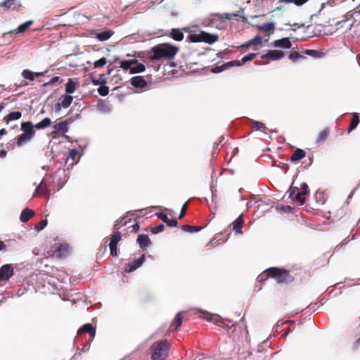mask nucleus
I'll return each mask as SVG.
<instances>
[{"instance_id": "nucleus-1", "label": "nucleus", "mask_w": 360, "mask_h": 360, "mask_svg": "<svg viewBox=\"0 0 360 360\" xmlns=\"http://www.w3.org/2000/svg\"><path fill=\"white\" fill-rule=\"evenodd\" d=\"M179 51V48L174 45L165 43L153 46L149 51V58L153 60L161 59L172 60Z\"/></svg>"}, {"instance_id": "nucleus-2", "label": "nucleus", "mask_w": 360, "mask_h": 360, "mask_svg": "<svg viewBox=\"0 0 360 360\" xmlns=\"http://www.w3.org/2000/svg\"><path fill=\"white\" fill-rule=\"evenodd\" d=\"M151 360H162L169 353V347L167 340H160L154 342L151 347Z\"/></svg>"}, {"instance_id": "nucleus-3", "label": "nucleus", "mask_w": 360, "mask_h": 360, "mask_svg": "<svg viewBox=\"0 0 360 360\" xmlns=\"http://www.w3.org/2000/svg\"><path fill=\"white\" fill-rule=\"evenodd\" d=\"M219 40L217 34H210L204 31L193 32L187 37V41L191 43L205 42L212 44Z\"/></svg>"}, {"instance_id": "nucleus-4", "label": "nucleus", "mask_w": 360, "mask_h": 360, "mask_svg": "<svg viewBox=\"0 0 360 360\" xmlns=\"http://www.w3.org/2000/svg\"><path fill=\"white\" fill-rule=\"evenodd\" d=\"M231 15L229 13H212L206 18L203 22L204 26L218 27L226 20H231Z\"/></svg>"}, {"instance_id": "nucleus-5", "label": "nucleus", "mask_w": 360, "mask_h": 360, "mask_svg": "<svg viewBox=\"0 0 360 360\" xmlns=\"http://www.w3.org/2000/svg\"><path fill=\"white\" fill-rule=\"evenodd\" d=\"M122 238V234L119 231L113 232L109 238H106L104 242L105 249L107 248V243L110 240L108 244L110 251V255L112 257H115L117 255V244L120 241Z\"/></svg>"}, {"instance_id": "nucleus-6", "label": "nucleus", "mask_w": 360, "mask_h": 360, "mask_svg": "<svg viewBox=\"0 0 360 360\" xmlns=\"http://www.w3.org/2000/svg\"><path fill=\"white\" fill-rule=\"evenodd\" d=\"M23 229L18 234V238L26 240L34 237L45 226H22Z\"/></svg>"}, {"instance_id": "nucleus-7", "label": "nucleus", "mask_w": 360, "mask_h": 360, "mask_svg": "<svg viewBox=\"0 0 360 360\" xmlns=\"http://www.w3.org/2000/svg\"><path fill=\"white\" fill-rule=\"evenodd\" d=\"M70 248L68 243H56L52 248V256L56 258H63L68 255Z\"/></svg>"}, {"instance_id": "nucleus-8", "label": "nucleus", "mask_w": 360, "mask_h": 360, "mask_svg": "<svg viewBox=\"0 0 360 360\" xmlns=\"http://www.w3.org/2000/svg\"><path fill=\"white\" fill-rule=\"evenodd\" d=\"M266 274L269 276L276 279L278 283H283L287 280L289 276V273L287 271L281 270L276 267H271L266 269Z\"/></svg>"}, {"instance_id": "nucleus-9", "label": "nucleus", "mask_w": 360, "mask_h": 360, "mask_svg": "<svg viewBox=\"0 0 360 360\" xmlns=\"http://www.w3.org/2000/svg\"><path fill=\"white\" fill-rule=\"evenodd\" d=\"M141 219L142 217H139L136 212H128L123 217L121 218L120 223L122 225H139L140 224L143 223Z\"/></svg>"}, {"instance_id": "nucleus-10", "label": "nucleus", "mask_w": 360, "mask_h": 360, "mask_svg": "<svg viewBox=\"0 0 360 360\" xmlns=\"http://www.w3.org/2000/svg\"><path fill=\"white\" fill-rule=\"evenodd\" d=\"M231 231L226 230L224 232H219L217 233L212 240H211L208 243L207 246L217 245L219 244H222L226 242L229 238V235L231 234Z\"/></svg>"}, {"instance_id": "nucleus-11", "label": "nucleus", "mask_w": 360, "mask_h": 360, "mask_svg": "<svg viewBox=\"0 0 360 360\" xmlns=\"http://www.w3.org/2000/svg\"><path fill=\"white\" fill-rule=\"evenodd\" d=\"M14 274L13 266L12 264H6L0 268V281H6Z\"/></svg>"}, {"instance_id": "nucleus-12", "label": "nucleus", "mask_w": 360, "mask_h": 360, "mask_svg": "<svg viewBox=\"0 0 360 360\" xmlns=\"http://www.w3.org/2000/svg\"><path fill=\"white\" fill-rule=\"evenodd\" d=\"M0 7L6 11H19L22 7L21 3L18 0H5L0 3Z\"/></svg>"}, {"instance_id": "nucleus-13", "label": "nucleus", "mask_w": 360, "mask_h": 360, "mask_svg": "<svg viewBox=\"0 0 360 360\" xmlns=\"http://www.w3.org/2000/svg\"><path fill=\"white\" fill-rule=\"evenodd\" d=\"M145 261V255H142L139 258L134 260L132 262H130L127 264L125 271L127 273H131L135 271L136 269L140 267Z\"/></svg>"}, {"instance_id": "nucleus-14", "label": "nucleus", "mask_w": 360, "mask_h": 360, "mask_svg": "<svg viewBox=\"0 0 360 360\" xmlns=\"http://www.w3.org/2000/svg\"><path fill=\"white\" fill-rule=\"evenodd\" d=\"M203 319L208 321L214 322L217 326L225 328L221 318L216 314H211L207 311H202Z\"/></svg>"}, {"instance_id": "nucleus-15", "label": "nucleus", "mask_w": 360, "mask_h": 360, "mask_svg": "<svg viewBox=\"0 0 360 360\" xmlns=\"http://www.w3.org/2000/svg\"><path fill=\"white\" fill-rule=\"evenodd\" d=\"M284 56V52L279 50H271L261 56L262 59L269 58L271 60H276Z\"/></svg>"}, {"instance_id": "nucleus-16", "label": "nucleus", "mask_w": 360, "mask_h": 360, "mask_svg": "<svg viewBox=\"0 0 360 360\" xmlns=\"http://www.w3.org/2000/svg\"><path fill=\"white\" fill-rule=\"evenodd\" d=\"M84 333H89L92 340L96 335V330L91 323L84 324L77 331V337L81 336Z\"/></svg>"}, {"instance_id": "nucleus-17", "label": "nucleus", "mask_w": 360, "mask_h": 360, "mask_svg": "<svg viewBox=\"0 0 360 360\" xmlns=\"http://www.w3.org/2000/svg\"><path fill=\"white\" fill-rule=\"evenodd\" d=\"M155 216H157L159 219H160L164 223H166L167 225H178V221L176 218L169 219L168 217V214L166 211L165 212H156Z\"/></svg>"}, {"instance_id": "nucleus-18", "label": "nucleus", "mask_w": 360, "mask_h": 360, "mask_svg": "<svg viewBox=\"0 0 360 360\" xmlns=\"http://www.w3.org/2000/svg\"><path fill=\"white\" fill-rule=\"evenodd\" d=\"M131 84L137 89H143L147 86L146 81L141 76H135L131 79Z\"/></svg>"}, {"instance_id": "nucleus-19", "label": "nucleus", "mask_w": 360, "mask_h": 360, "mask_svg": "<svg viewBox=\"0 0 360 360\" xmlns=\"http://www.w3.org/2000/svg\"><path fill=\"white\" fill-rule=\"evenodd\" d=\"M139 247L145 250L149 248L151 245V241L147 235L139 234L136 240Z\"/></svg>"}, {"instance_id": "nucleus-20", "label": "nucleus", "mask_w": 360, "mask_h": 360, "mask_svg": "<svg viewBox=\"0 0 360 360\" xmlns=\"http://www.w3.org/2000/svg\"><path fill=\"white\" fill-rule=\"evenodd\" d=\"M35 215L34 211L26 207L24 209L20 216V219L21 222L22 223H27L29 221L30 219H31Z\"/></svg>"}, {"instance_id": "nucleus-21", "label": "nucleus", "mask_w": 360, "mask_h": 360, "mask_svg": "<svg viewBox=\"0 0 360 360\" xmlns=\"http://www.w3.org/2000/svg\"><path fill=\"white\" fill-rule=\"evenodd\" d=\"M35 193L38 195H44L46 198H49L50 192L48 188V186L46 181L43 179L39 185L36 188Z\"/></svg>"}, {"instance_id": "nucleus-22", "label": "nucleus", "mask_w": 360, "mask_h": 360, "mask_svg": "<svg viewBox=\"0 0 360 360\" xmlns=\"http://www.w3.org/2000/svg\"><path fill=\"white\" fill-rule=\"evenodd\" d=\"M34 129V125L30 121L21 123V130L23 133L31 135L32 137L35 134Z\"/></svg>"}, {"instance_id": "nucleus-23", "label": "nucleus", "mask_w": 360, "mask_h": 360, "mask_svg": "<svg viewBox=\"0 0 360 360\" xmlns=\"http://www.w3.org/2000/svg\"><path fill=\"white\" fill-rule=\"evenodd\" d=\"M292 43L288 37L277 39L274 41V46L276 48L290 49Z\"/></svg>"}, {"instance_id": "nucleus-24", "label": "nucleus", "mask_w": 360, "mask_h": 360, "mask_svg": "<svg viewBox=\"0 0 360 360\" xmlns=\"http://www.w3.org/2000/svg\"><path fill=\"white\" fill-rule=\"evenodd\" d=\"M72 100L73 98L70 95L63 96L61 103H59L56 105V110H60L61 108H68L71 105Z\"/></svg>"}, {"instance_id": "nucleus-25", "label": "nucleus", "mask_w": 360, "mask_h": 360, "mask_svg": "<svg viewBox=\"0 0 360 360\" xmlns=\"http://www.w3.org/2000/svg\"><path fill=\"white\" fill-rule=\"evenodd\" d=\"M306 156V152L300 148H297L294 150L292 155H291L290 160L291 162H295L303 159Z\"/></svg>"}, {"instance_id": "nucleus-26", "label": "nucleus", "mask_w": 360, "mask_h": 360, "mask_svg": "<svg viewBox=\"0 0 360 360\" xmlns=\"http://www.w3.org/2000/svg\"><path fill=\"white\" fill-rule=\"evenodd\" d=\"M22 117V112L20 111H15L10 112L8 115L5 116L3 119L4 122L8 124L11 121L18 120Z\"/></svg>"}, {"instance_id": "nucleus-27", "label": "nucleus", "mask_w": 360, "mask_h": 360, "mask_svg": "<svg viewBox=\"0 0 360 360\" xmlns=\"http://www.w3.org/2000/svg\"><path fill=\"white\" fill-rule=\"evenodd\" d=\"M70 122L68 120L60 122L53 126V129L59 132L65 134L68 131V124Z\"/></svg>"}, {"instance_id": "nucleus-28", "label": "nucleus", "mask_w": 360, "mask_h": 360, "mask_svg": "<svg viewBox=\"0 0 360 360\" xmlns=\"http://www.w3.org/2000/svg\"><path fill=\"white\" fill-rule=\"evenodd\" d=\"M241 65H242V63L240 60H231V61H229V62H227V63L223 64L221 66L217 67L216 68L217 71H215V72H219L225 69H227L228 68L233 67V66H240Z\"/></svg>"}, {"instance_id": "nucleus-29", "label": "nucleus", "mask_w": 360, "mask_h": 360, "mask_svg": "<svg viewBox=\"0 0 360 360\" xmlns=\"http://www.w3.org/2000/svg\"><path fill=\"white\" fill-rule=\"evenodd\" d=\"M169 37L175 41H181L184 39V33L181 30L173 28L171 30Z\"/></svg>"}, {"instance_id": "nucleus-30", "label": "nucleus", "mask_w": 360, "mask_h": 360, "mask_svg": "<svg viewBox=\"0 0 360 360\" xmlns=\"http://www.w3.org/2000/svg\"><path fill=\"white\" fill-rule=\"evenodd\" d=\"M113 33L114 32L111 30L101 32L96 34V38L101 41H105L108 40L112 37Z\"/></svg>"}, {"instance_id": "nucleus-31", "label": "nucleus", "mask_w": 360, "mask_h": 360, "mask_svg": "<svg viewBox=\"0 0 360 360\" xmlns=\"http://www.w3.org/2000/svg\"><path fill=\"white\" fill-rule=\"evenodd\" d=\"M33 137L31 135L22 133L16 139V143L18 146H21L25 143L30 141Z\"/></svg>"}, {"instance_id": "nucleus-32", "label": "nucleus", "mask_w": 360, "mask_h": 360, "mask_svg": "<svg viewBox=\"0 0 360 360\" xmlns=\"http://www.w3.org/2000/svg\"><path fill=\"white\" fill-rule=\"evenodd\" d=\"M77 89V83L73 80V79L70 78L68 80V82L65 84V92L66 94H73Z\"/></svg>"}, {"instance_id": "nucleus-33", "label": "nucleus", "mask_w": 360, "mask_h": 360, "mask_svg": "<svg viewBox=\"0 0 360 360\" xmlns=\"http://www.w3.org/2000/svg\"><path fill=\"white\" fill-rule=\"evenodd\" d=\"M255 27L257 30L264 32H271L275 29V25L273 22H267L262 25H255Z\"/></svg>"}, {"instance_id": "nucleus-34", "label": "nucleus", "mask_w": 360, "mask_h": 360, "mask_svg": "<svg viewBox=\"0 0 360 360\" xmlns=\"http://www.w3.org/2000/svg\"><path fill=\"white\" fill-rule=\"evenodd\" d=\"M51 124V120L49 117H46L41 122L34 124V127L37 129H42L49 127Z\"/></svg>"}, {"instance_id": "nucleus-35", "label": "nucleus", "mask_w": 360, "mask_h": 360, "mask_svg": "<svg viewBox=\"0 0 360 360\" xmlns=\"http://www.w3.org/2000/svg\"><path fill=\"white\" fill-rule=\"evenodd\" d=\"M359 121L360 120H359V117L358 115L356 113H354L352 116V119L351 120V122H350V124H349V127L348 129V131L350 132L352 130H354L359 124Z\"/></svg>"}, {"instance_id": "nucleus-36", "label": "nucleus", "mask_w": 360, "mask_h": 360, "mask_svg": "<svg viewBox=\"0 0 360 360\" xmlns=\"http://www.w3.org/2000/svg\"><path fill=\"white\" fill-rule=\"evenodd\" d=\"M329 134H330V131L328 129H323V131H321L319 133V136L316 140V142L319 143L323 142L324 141H326L327 139V138L329 136Z\"/></svg>"}, {"instance_id": "nucleus-37", "label": "nucleus", "mask_w": 360, "mask_h": 360, "mask_svg": "<svg viewBox=\"0 0 360 360\" xmlns=\"http://www.w3.org/2000/svg\"><path fill=\"white\" fill-rule=\"evenodd\" d=\"M205 226H181V231L190 233H197L202 229Z\"/></svg>"}, {"instance_id": "nucleus-38", "label": "nucleus", "mask_w": 360, "mask_h": 360, "mask_svg": "<svg viewBox=\"0 0 360 360\" xmlns=\"http://www.w3.org/2000/svg\"><path fill=\"white\" fill-rule=\"evenodd\" d=\"M32 24V20H29L22 23V25H19L18 27L16 29V32L22 33L25 32Z\"/></svg>"}, {"instance_id": "nucleus-39", "label": "nucleus", "mask_w": 360, "mask_h": 360, "mask_svg": "<svg viewBox=\"0 0 360 360\" xmlns=\"http://www.w3.org/2000/svg\"><path fill=\"white\" fill-rule=\"evenodd\" d=\"M358 231V226H354L350 231V235L345 239L344 243L341 245V246L346 245L350 240L354 239L355 236L357 234Z\"/></svg>"}, {"instance_id": "nucleus-40", "label": "nucleus", "mask_w": 360, "mask_h": 360, "mask_svg": "<svg viewBox=\"0 0 360 360\" xmlns=\"http://www.w3.org/2000/svg\"><path fill=\"white\" fill-rule=\"evenodd\" d=\"M181 314V312L178 313L174 319L172 326H174V330H177L182 324V318Z\"/></svg>"}, {"instance_id": "nucleus-41", "label": "nucleus", "mask_w": 360, "mask_h": 360, "mask_svg": "<svg viewBox=\"0 0 360 360\" xmlns=\"http://www.w3.org/2000/svg\"><path fill=\"white\" fill-rule=\"evenodd\" d=\"M145 69H146V67L143 64L139 63L136 65L132 67L131 69L130 70L129 72L131 74L140 73V72H143L145 70Z\"/></svg>"}, {"instance_id": "nucleus-42", "label": "nucleus", "mask_w": 360, "mask_h": 360, "mask_svg": "<svg viewBox=\"0 0 360 360\" xmlns=\"http://www.w3.org/2000/svg\"><path fill=\"white\" fill-rule=\"evenodd\" d=\"M22 76L23 77V78L29 79L30 81L34 80V74L30 70H24L22 72Z\"/></svg>"}, {"instance_id": "nucleus-43", "label": "nucleus", "mask_w": 360, "mask_h": 360, "mask_svg": "<svg viewBox=\"0 0 360 360\" xmlns=\"http://www.w3.org/2000/svg\"><path fill=\"white\" fill-rule=\"evenodd\" d=\"M257 56V53H250L248 54H247L246 56H243L241 59V63H242V65L245 64V63L248 62V61H251L252 60Z\"/></svg>"}, {"instance_id": "nucleus-44", "label": "nucleus", "mask_w": 360, "mask_h": 360, "mask_svg": "<svg viewBox=\"0 0 360 360\" xmlns=\"http://www.w3.org/2000/svg\"><path fill=\"white\" fill-rule=\"evenodd\" d=\"M252 126H253V128L255 129L256 130H260L262 131H264L266 129V127L264 123L257 122V121H254L252 122Z\"/></svg>"}, {"instance_id": "nucleus-45", "label": "nucleus", "mask_w": 360, "mask_h": 360, "mask_svg": "<svg viewBox=\"0 0 360 360\" xmlns=\"http://www.w3.org/2000/svg\"><path fill=\"white\" fill-rule=\"evenodd\" d=\"M304 53L314 58H318L321 56V53L316 50L306 49L304 51Z\"/></svg>"}, {"instance_id": "nucleus-46", "label": "nucleus", "mask_w": 360, "mask_h": 360, "mask_svg": "<svg viewBox=\"0 0 360 360\" xmlns=\"http://www.w3.org/2000/svg\"><path fill=\"white\" fill-rule=\"evenodd\" d=\"M303 194H301V193L299 191L297 193L295 196L293 195V198H292L294 200H296L300 203V205H304L305 202V198H304Z\"/></svg>"}, {"instance_id": "nucleus-47", "label": "nucleus", "mask_w": 360, "mask_h": 360, "mask_svg": "<svg viewBox=\"0 0 360 360\" xmlns=\"http://www.w3.org/2000/svg\"><path fill=\"white\" fill-rule=\"evenodd\" d=\"M107 63V59L105 58H101V59L94 63V67L95 68H100L103 67Z\"/></svg>"}, {"instance_id": "nucleus-48", "label": "nucleus", "mask_w": 360, "mask_h": 360, "mask_svg": "<svg viewBox=\"0 0 360 360\" xmlns=\"http://www.w3.org/2000/svg\"><path fill=\"white\" fill-rule=\"evenodd\" d=\"M98 93L102 96H105L109 93V89L107 86H101L98 89Z\"/></svg>"}, {"instance_id": "nucleus-49", "label": "nucleus", "mask_w": 360, "mask_h": 360, "mask_svg": "<svg viewBox=\"0 0 360 360\" xmlns=\"http://www.w3.org/2000/svg\"><path fill=\"white\" fill-rule=\"evenodd\" d=\"M289 59H290L292 61H295L297 59L304 58L303 56L300 55L297 51L291 52L288 56Z\"/></svg>"}, {"instance_id": "nucleus-50", "label": "nucleus", "mask_w": 360, "mask_h": 360, "mask_svg": "<svg viewBox=\"0 0 360 360\" xmlns=\"http://www.w3.org/2000/svg\"><path fill=\"white\" fill-rule=\"evenodd\" d=\"M251 46H257L262 44V38L259 35L255 36L252 39L249 40Z\"/></svg>"}, {"instance_id": "nucleus-51", "label": "nucleus", "mask_w": 360, "mask_h": 360, "mask_svg": "<svg viewBox=\"0 0 360 360\" xmlns=\"http://www.w3.org/2000/svg\"><path fill=\"white\" fill-rule=\"evenodd\" d=\"M131 62H129V60H122L120 62V68L122 69H123L124 70H131Z\"/></svg>"}, {"instance_id": "nucleus-52", "label": "nucleus", "mask_w": 360, "mask_h": 360, "mask_svg": "<svg viewBox=\"0 0 360 360\" xmlns=\"http://www.w3.org/2000/svg\"><path fill=\"white\" fill-rule=\"evenodd\" d=\"M244 224L243 214H240L230 225H243Z\"/></svg>"}, {"instance_id": "nucleus-53", "label": "nucleus", "mask_w": 360, "mask_h": 360, "mask_svg": "<svg viewBox=\"0 0 360 360\" xmlns=\"http://www.w3.org/2000/svg\"><path fill=\"white\" fill-rule=\"evenodd\" d=\"M188 202H186L183 205V206H182V207L181 209V212H180L179 215V219H181V218H183L185 216L186 210L188 209Z\"/></svg>"}, {"instance_id": "nucleus-54", "label": "nucleus", "mask_w": 360, "mask_h": 360, "mask_svg": "<svg viewBox=\"0 0 360 360\" xmlns=\"http://www.w3.org/2000/svg\"><path fill=\"white\" fill-rule=\"evenodd\" d=\"M78 153L77 149H72L69 152L68 158H71L73 160H75L78 157Z\"/></svg>"}, {"instance_id": "nucleus-55", "label": "nucleus", "mask_w": 360, "mask_h": 360, "mask_svg": "<svg viewBox=\"0 0 360 360\" xmlns=\"http://www.w3.org/2000/svg\"><path fill=\"white\" fill-rule=\"evenodd\" d=\"M153 233L157 234L163 231L165 226H150Z\"/></svg>"}, {"instance_id": "nucleus-56", "label": "nucleus", "mask_w": 360, "mask_h": 360, "mask_svg": "<svg viewBox=\"0 0 360 360\" xmlns=\"http://www.w3.org/2000/svg\"><path fill=\"white\" fill-rule=\"evenodd\" d=\"M269 276L266 274V270L262 274H261L260 275L258 276L257 281H258V282L262 283L264 281H266V278H269Z\"/></svg>"}, {"instance_id": "nucleus-57", "label": "nucleus", "mask_w": 360, "mask_h": 360, "mask_svg": "<svg viewBox=\"0 0 360 360\" xmlns=\"http://www.w3.org/2000/svg\"><path fill=\"white\" fill-rule=\"evenodd\" d=\"M301 191H300L301 194L307 195L309 193V187L307 183H302L301 184Z\"/></svg>"}, {"instance_id": "nucleus-58", "label": "nucleus", "mask_w": 360, "mask_h": 360, "mask_svg": "<svg viewBox=\"0 0 360 360\" xmlns=\"http://www.w3.org/2000/svg\"><path fill=\"white\" fill-rule=\"evenodd\" d=\"M298 191V188L294 186H291L289 189V197L293 198V195H295V192Z\"/></svg>"}, {"instance_id": "nucleus-59", "label": "nucleus", "mask_w": 360, "mask_h": 360, "mask_svg": "<svg viewBox=\"0 0 360 360\" xmlns=\"http://www.w3.org/2000/svg\"><path fill=\"white\" fill-rule=\"evenodd\" d=\"M60 81V77L58 76L53 77L49 82L44 84V86L52 85Z\"/></svg>"}, {"instance_id": "nucleus-60", "label": "nucleus", "mask_w": 360, "mask_h": 360, "mask_svg": "<svg viewBox=\"0 0 360 360\" xmlns=\"http://www.w3.org/2000/svg\"><path fill=\"white\" fill-rule=\"evenodd\" d=\"M165 211H166L167 214H168V217L169 219L176 218L175 212L174 210H170V209H165Z\"/></svg>"}, {"instance_id": "nucleus-61", "label": "nucleus", "mask_w": 360, "mask_h": 360, "mask_svg": "<svg viewBox=\"0 0 360 360\" xmlns=\"http://www.w3.org/2000/svg\"><path fill=\"white\" fill-rule=\"evenodd\" d=\"M243 226H233V231H234L235 234L240 235L242 234V228Z\"/></svg>"}, {"instance_id": "nucleus-62", "label": "nucleus", "mask_w": 360, "mask_h": 360, "mask_svg": "<svg viewBox=\"0 0 360 360\" xmlns=\"http://www.w3.org/2000/svg\"><path fill=\"white\" fill-rule=\"evenodd\" d=\"M48 215H45L42 217L41 220L37 223L36 225H47L48 224V219H47Z\"/></svg>"}, {"instance_id": "nucleus-63", "label": "nucleus", "mask_w": 360, "mask_h": 360, "mask_svg": "<svg viewBox=\"0 0 360 360\" xmlns=\"http://www.w3.org/2000/svg\"><path fill=\"white\" fill-rule=\"evenodd\" d=\"M251 46L250 41L241 44L239 48L240 49H248Z\"/></svg>"}, {"instance_id": "nucleus-64", "label": "nucleus", "mask_w": 360, "mask_h": 360, "mask_svg": "<svg viewBox=\"0 0 360 360\" xmlns=\"http://www.w3.org/2000/svg\"><path fill=\"white\" fill-rule=\"evenodd\" d=\"M309 0H296V6H302Z\"/></svg>"}]
</instances>
